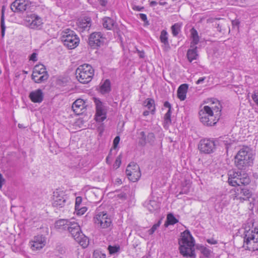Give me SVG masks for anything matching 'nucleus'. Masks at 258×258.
Wrapping results in <instances>:
<instances>
[{"instance_id": "1", "label": "nucleus", "mask_w": 258, "mask_h": 258, "mask_svg": "<svg viewBox=\"0 0 258 258\" xmlns=\"http://www.w3.org/2000/svg\"><path fill=\"white\" fill-rule=\"evenodd\" d=\"M178 244L180 253L183 256L196 258L195 240L189 230H186L181 233Z\"/></svg>"}, {"instance_id": "2", "label": "nucleus", "mask_w": 258, "mask_h": 258, "mask_svg": "<svg viewBox=\"0 0 258 258\" xmlns=\"http://www.w3.org/2000/svg\"><path fill=\"white\" fill-rule=\"evenodd\" d=\"M243 247L249 250H258V228L245 229Z\"/></svg>"}, {"instance_id": "3", "label": "nucleus", "mask_w": 258, "mask_h": 258, "mask_svg": "<svg viewBox=\"0 0 258 258\" xmlns=\"http://www.w3.org/2000/svg\"><path fill=\"white\" fill-rule=\"evenodd\" d=\"M252 155L248 151V149L247 148L241 149L235 157L236 166L241 170L250 165L252 163Z\"/></svg>"}, {"instance_id": "4", "label": "nucleus", "mask_w": 258, "mask_h": 258, "mask_svg": "<svg viewBox=\"0 0 258 258\" xmlns=\"http://www.w3.org/2000/svg\"><path fill=\"white\" fill-rule=\"evenodd\" d=\"M94 70L92 67L87 63L80 65L76 70L77 80L82 84H87L92 79Z\"/></svg>"}, {"instance_id": "5", "label": "nucleus", "mask_w": 258, "mask_h": 258, "mask_svg": "<svg viewBox=\"0 0 258 258\" xmlns=\"http://www.w3.org/2000/svg\"><path fill=\"white\" fill-rule=\"evenodd\" d=\"M250 179L247 174L242 171H233L228 174V183L233 186L247 185Z\"/></svg>"}, {"instance_id": "6", "label": "nucleus", "mask_w": 258, "mask_h": 258, "mask_svg": "<svg viewBox=\"0 0 258 258\" xmlns=\"http://www.w3.org/2000/svg\"><path fill=\"white\" fill-rule=\"evenodd\" d=\"M61 39L64 45L70 49L77 47L80 42L79 37L70 29H66L62 32Z\"/></svg>"}, {"instance_id": "7", "label": "nucleus", "mask_w": 258, "mask_h": 258, "mask_svg": "<svg viewBox=\"0 0 258 258\" xmlns=\"http://www.w3.org/2000/svg\"><path fill=\"white\" fill-rule=\"evenodd\" d=\"M199 114L201 122L205 125H214L218 120L212 113L209 106H204L200 110Z\"/></svg>"}, {"instance_id": "8", "label": "nucleus", "mask_w": 258, "mask_h": 258, "mask_svg": "<svg viewBox=\"0 0 258 258\" xmlns=\"http://www.w3.org/2000/svg\"><path fill=\"white\" fill-rule=\"evenodd\" d=\"M94 222L98 228L105 229L111 226L112 221L106 212H97L94 217Z\"/></svg>"}, {"instance_id": "9", "label": "nucleus", "mask_w": 258, "mask_h": 258, "mask_svg": "<svg viewBox=\"0 0 258 258\" xmlns=\"http://www.w3.org/2000/svg\"><path fill=\"white\" fill-rule=\"evenodd\" d=\"M48 74L45 66L42 64L36 65L32 74V79L36 83H41L46 81Z\"/></svg>"}, {"instance_id": "10", "label": "nucleus", "mask_w": 258, "mask_h": 258, "mask_svg": "<svg viewBox=\"0 0 258 258\" xmlns=\"http://www.w3.org/2000/svg\"><path fill=\"white\" fill-rule=\"evenodd\" d=\"M25 25L33 29H39L43 24L42 20L40 17L36 14H28L25 17Z\"/></svg>"}, {"instance_id": "11", "label": "nucleus", "mask_w": 258, "mask_h": 258, "mask_svg": "<svg viewBox=\"0 0 258 258\" xmlns=\"http://www.w3.org/2000/svg\"><path fill=\"white\" fill-rule=\"evenodd\" d=\"M125 172L128 179L133 182L137 181L141 175L139 165L134 162L128 165Z\"/></svg>"}, {"instance_id": "12", "label": "nucleus", "mask_w": 258, "mask_h": 258, "mask_svg": "<svg viewBox=\"0 0 258 258\" xmlns=\"http://www.w3.org/2000/svg\"><path fill=\"white\" fill-rule=\"evenodd\" d=\"M96 105L95 119L96 121L101 122L106 118V109L104 104L98 99L95 98Z\"/></svg>"}, {"instance_id": "13", "label": "nucleus", "mask_w": 258, "mask_h": 258, "mask_svg": "<svg viewBox=\"0 0 258 258\" xmlns=\"http://www.w3.org/2000/svg\"><path fill=\"white\" fill-rule=\"evenodd\" d=\"M105 38L100 32L92 33L89 38V44L93 48L100 47L103 45Z\"/></svg>"}, {"instance_id": "14", "label": "nucleus", "mask_w": 258, "mask_h": 258, "mask_svg": "<svg viewBox=\"0 0 258 258\" xmlns=\"http://www.w3.org/2000/svg\"><path fill=\"white\" fill-rule=\"evenodd\" d=\"M67 197L65 192L61 189H56L53 192L52 206L54 207L61 208L64 206Z\"/></svg>"}, {"instance_id": "15", "label": "nucleus", "mask_w": 258, "mask_h": 258, "mask_svg": "<svg viewBox=\"0 0 258 258\" xmlns=\"http://www.w3.org/2000/svg\"><path fill=\"white\" fill-rule=\"evenodd\" d=\"M215 141L212 140L205 139L202 140L199 145V149L201 152L210 154L215 149Z\"/></svg>"}, {"instance_id": "16", "label": "nucleus", "mask_w": 258, "mask_h": 258, "mask_svg": "<svg viewBox=\"0 0 258 258\" xmlns=\"http://www.w3.org/2000/svg\"><path fill=\"white\" fill-rule=\"evenodd\" d=\"M30 5L26 0H15L11 5V9L15 13H22L29 9Z\"/></svg>"}, {"instance_id": "17", "label": "nucleus", "mask_w": 258, "mask_h": 258, "mask_svg": "<svg viewBox=\"0 0 258 258\" xmlns=\"http://www.w3.org/2000/svg\"><path fill=\"white\" fill-rule=\"evenodd\" d=\"M46 239L42 235H37L30 242L31 247L33 250L42 248L45 245Z\"/></svg>"}, {"instance_id": "18", "label": "nucleus", "mask_w": 258, "mask_h": 258, "mask_svg": "<svg viewBox=\"0 0 258 258\" xmlns=\"http://www.w3.org/2000/svg\"><path fill=\"white\" fill-rule=\"evenodd\" d=\"M68 231L71 233L72 236L76 240L79 236H83L80 225L75 222H71Z\"/></svg>"}, {"instance_id": "19", "label": "nucleus", "mask_w": 258, "mask_h": 258, "mask_svg": "<svg viewBox=\"0 0 258 258\" xmlns=\"http://www.w3.org/2000/svg\"><path fill=\"white\" fill-rule=\"evenodd\" d=\"M72 107L77 115L82 114L85 107V101L82 99H78L73 103Z\"/></svg>"}, {"instance_id": "20", "label": "nucleus", "mask_w": 258, "mask_h": 258, "mask_svg": "<svg viewBox=\"0 0 258 258\" xmlns=\"http://www.w3.org/2000/svg\"><path fill=\"white\" fill-rule=\"evenodd\" d=\"M29 97L34 103H41L43 99V93L42 90L38 89L30 93Z\"/></svg>"}, {"instance_id": "21", "label": "nucleus", "mask_w": 258, "mask_h": 258, "mask_svg": "<svg viewBox=\"0 0 258 258\" xmlns=\"http://www.w3.org/2000/svg\"><path fill=\"white\" fill-rule=\"evenodd\" d=\"M91 19L87 18L85 19L79 20L77 22L78 30L83 32L84 31H88L91 27Z\"/></svg>"}, {"instance_id": "22", "label": "nucleus", "mask_w": 258, "mask_h": 258, "mask_svg": "<svg viewBox=\"0 0 258 258\" xmlns=\"http://www.w3.org/2000/svg\"><path fill=\"white\" fill-rule=\"evenodd\" d=\"M72 222L67 219H59L55 223V227L60 231L68 230Z\"/></svg>"}, {"instance_id": "23", "label": "nucleus", "mask_w": 258, "mask_h": 258, "mask_svg": "<svg viewBox=\"0 0 258 258\" xmlns=\"http://www.w3.org/2000/svg\"><path fill=\"white\" fill-rule=\"evenodd\" d=\"M212 112V113L217 118L218 120L221 116V105L218 100H216V101H213L212 104H211V106H209Z\"/></svg>"}, {"instance_id": "24", "label": "nucleus", "mask_w": 258, "mask_h": 258, "mask_svg": "<svg viewBox=\"0 0 258 258\" xmlns=\"http://www.w3.org/2000/svg\"><path fill=\"white\" fill-rule=\"evenodd\" d=\"M102 25L104 28L111 30L116 26V23L113 19L106 17L102 19Z\"/></svg>"}, {"instance_id": "25", "label": "nucleus", "mask_w": 258, "mask_h": 258, "mask_svg": "<svg viewBox=\"0 0 258 258\" xmlns=\"http://www.w3.org/2000/svg\"><path fill=\"white\" fill-rule=\"evenodd\" d=\"M188 87V85L186 84H183L178 87L177 89V96L181 101H183L185 99Z\"/></svg>"}, {"instance_id": "26", "label": "nucleus", "mask_w": 258, "mask_h": 258, "mask_svg": "<svg viewBox=\"0 0 258 258\" xmlns=\"http://www.w3.org/2000/svg\"><path fill=\"white\" fill-rule=\"evenodd\" d=\"M197 47L190 46V48L187 52V57L189 61L191 62L194 60L197 59L198 54L197 53Z\"/></svg>"}, {"instance_id": "27", "label": "nucleus", "mask_w": 258, "mask_h": 258, "mask_svg": "<svg viewBox=\"0 0 258 258\" xmlns=\"http://www.w3.org/2000/svg\"><path fill=\"white\" fill-rule=\"evenodd\" d=\"M145 207L150 212H153L159 208V205L157 201L150 200L145 203Z\"/></svg>"}, {"instance_id": "28", "label": "nucleus", "mask_w": 258, "mask_h": 258, "mask_svg": "<svg viewBox=\"0 0 258 258\" xmlns=\"http://www.w3.org/2000/svg\"><path fill=\"white\" fill-rule=\"evenodd\" d=\"M161 42L164 45L165 47L169 48L170 47L168 42V33L165 30H163L161 32L160 36Z\"/></svg>"}, {"instance_id": "29", "label": "nucleus", "mask_w": 258, "mask_h": 258, "mask_svg": "<svg viewBox=\"0 0 258 258\" xmlns=\"http://www.w3.org/2000/svg\"><path fill=\"white\" fill-rule=\"evenodd\" d=\"M145 106H146L149 110H150L152 114H154L155 110L154 100L151 98L147 99L144 103Z\"/></svg>"}, {"instance_id": "30", "label": "nucleus", "mask_w": 258, "mask_h": 258, "mask_svg": "<svg viewBox=\"0 0 258 258\" xmlns=\"http://www.w3.org/2000/svg\"><path fill=\"white\" fill-rule=\"evenodd\" d=\"M171 111L168 110L165 113L164 117V127L166 128H168L169 125L171 123Z\"/></svg>"}, {"instance_id": "31", "label": "nucleus", "mask_w": 258, "mask_h": 258, "mask_svg": "<svg viewBox=\"0 0 258 258\" xmlns=\"http://www.w3.org/2000/svg\"><path fill=\"white\" fill-rule=\"evenodd\" d=\"M110 90V83L108 80H106L100 86V92L102 94L108 93Z\"/></svg>"}, {"instance_id": "32", "label": "nucleus", "mask_w": 258, "mask_h": 258, "mask_svg": "<svg viewBox=\"0 0 258 258\" xmlns=\"http://www.w3.org/2000/svg\"><path fill=\"white\" fill-rule=\"evenodd\" d=\"M75 240L84 248L86 247L89 243L88 238L83 233L82 236H79V238H77Z\"/></svg>"}, {"instance_id": "33", "label": "nucleus", "mask_w": 258, "mask_h": 258, "mask_svg": "<svg viewBox=\"0 0 258 258\" xmlns=\"http://www.w3.org/2000/svg\"><path fill=\"white\" fill-rule=\"evenodd\" d=\"M191 36L192 40L190 46H196V45L199 42V37L197 30L194 28L191 29Z\"/></svg>"}, {"instance_id": "34", "label": "nucleus", "mask_w": 258, "mask_h": 258, "mask_svg": "<svg viewBox=\"0 0 258 258\" xmlns=\"http://www.w3.org/2000/svg\"><path fill=\"white\" fill-rule=\"evenodd\" d=\"M178 222V220L172 214H169L167 215V221L165 224V226H167L168 225H174Z\"/></svg>"}, {"instance_id": "35", "label": "nucleus", "mask_w": 258, "mask_h": 258, "mask_svg": "<svg viewBox=\"0 0 258 258\" xmlns=\"http://www.w3.org/2000/svg\"><path fill=\"white\" fill-rule=\"evenodd\" d=\"M190 187L189 181L185 180V182L182 184V188L179 194H187L189 191Z\"/></svg>"}, {"instance_id": "36", "label": "nucleus", "mask_w": 258, "mask_h": 258, "mask_svg": "<svg viewBox=\"0 0 258 258\" xmlns=\"http://www.w3.org/2000/svg\"><path fill=\"white\" fill-rule=\"evenodd\" d=\"M1 25L2 29V37H4L6 29V27L4 22V6H3L2 8Z\"/></svg>"}, {"instance_id": "37", "label": "nucleus", "mask_w": 258, "mask_h": 258, "mask_svg": "<svg viewBox=\"0 0 258 258\" xmlns=\"http://www.w3.org/2000/svg\"><path fill=\"white\" fill-rule=\"evenodd\" d=\"M180 25L175 23L171 27L172 33L174 36H176L180 31Z\"/></svg>"}, {"instance_id": "38", "label": "nucleus", "mask_w": 258, "mask_h": 258, "mask_svg": "<svg viewBox=\"0 0 258 258\" xmlns=\"http://www.w3.org/2000/svg\"><path fill=\"white\" fill-rule=\"evenodd\" d=\"M241 189H242V187L241 186H238L237 188H236L234 189L235 192V198L237 199H243L245 200V198L242 197V191H241Z\"/></svg>"}, {"instance_id": "39", "label": "nucleus", "mask_w": 258, "mask_h": 258, "mask_svg": "<svg viewBox=\"0 0 258 258\" xmlns=\"http://www.w3.org/2000/svg\"><path fill=\"white\" fill-rule=\"evenodd\" d=\"M140 139L139 143L141 146H145L147 142V137L144 132H141L140 134Z\"/></svg>"}, {"instance_id": "40", "label": "nucleus", "mask_w": 258, "mask_h": 258, "mask_svg": "<svg viewBox=\"0 0 258 258\" xmlns=\"http://www.w3.org/2000/svg\"><path fill=\"white\" fill-rule=\"evenodd\" d=\"M242 191V197L245 198V200L246 199H248L250 197L251 194L249 190L246 187H243L242 189H241Z\"/></svg>"}, {"instance_id": "41", "label": "nucleus", "mask_w": 258, "mask_h": 258, "mask_svg": "<svg viewBox=\"0 0 258 258\" xmlns=\"http://www.w3.org/2000/svg\"><path fill=\"white\" fill-rule=\"evenodd\" d=\"M161 223V220H159L158 222L154 224L153 226H152V227L149 229L148 231V234L149 235H152L153 234L154 232L155 231V230L160 226V224Z\"/></svg>"}, {"instance_id": "42", "label": "nucleus", "mask_w": 258, "mask_h": 258, "mask_svg": "<svg viewBox=\"0 0 258 258\" xmlns=\"http://www.w3.org/2000/svg\"><path fill=\"white\" fill-rule=\"evenodd\" d=\"M155 135L153 133H149L147 137V142L152 144L154 142Z\"/></svg>"}, {"instance_id": "43", "label": "nucleus", "mask_w": 258, "mask_h": 258, "mask_svg": "<svg viewBox=\"0 0 258 258\" xmlns=\"http://www.w3.org/2000/svg\"><path fill=\"white\" fill-rule=\"evenodd\" d=\"M108 249L109 251V253L112 254L118 251V250H119V247L118 246H113L109 245L108 247Z\"/></svg>"}, {"instance_id": "44", "label": "nucleus", "mask_w": 258, "mask_h": 258, "mask_svg": "<svg viewBox=\"0 0 258 258\" xmlns=\"http://www.w3.org/2000/svg\"><path fill=\"white\" fill-rule=\"evenodd\" d=\"M201 250L202 253L206 257H209L210 256L211 253V250L205 247H203L201 248Z\"/></svg>"}, {"instance_id": "45", "label": "nucleus", "mask_w": 258, "mask_h": 258, "mask_svg": "<svg viewBox=\"0 0 258 258\" xmlns=\"http://www.w3.org/2000/svg\"><path fill=\"white\" fill-rule=\"evenodd\" d=\"M93 257L94 258H105L106 255L100 251H95L93 253Z\"/></svg>"}, {"instance_id": "46", "label": "nucleus", "mask_w": 258, "mask_h": 258, "mask_svg": "<svg viewBox=\"0 0 258 258\" xmlns=\"http://www.w3.org/2000/svg\"><path fill=\"white\" fill-rule=\"evenodd\" d=\"M121 164V155L118 156L115 161V163L113 164L114 168H118Z\"/></svg>"}, {"instance_id": "47", "label": "nucleus", "mask_w": 258, "mask_h": 258, "mask_svg": "<svg viewBox=\"0 0 258 258\" xmlns=\"http://www.w3.org/2000/svg\"><path fill=\"white\" fill-rule=\"evenodd\" d=\"M82 200L81 197H78L76 198L75 210H77L79 208L82 203Z\"/></svg>"}, {"instance_id": "48", "label": "nucleus", "mask_w": 258, "mask_h": 258, "mask_svg": "<svg viewBox=\"0 0 258 258\" xmlns=\"http://www.w3.org/2000/svg\"><path fill=\"white\" fill-rule=\"evenodd\" d=\"M140 18L144 22L145 25H149V23L147 20V17L146 14H139Z\"/></svg>"}, {"instance_id": "49", "label": "nucleus", "mask_w": 258, "mask_h": 258, "mask_svg": "<svg viewBox=\"0 0 258 258\" xmlns=\"http://www.w3.org/2000/svg\"><path fill=\"white\" fill-rule=\"evenodd\" d=\"M87 209L85 207H83L82 208L79 207L77 210H76V211L77 212L78 215H83L87 211Z\"/></svg>"}, {"instance_id": "50", "label": "nucleus", "mask_w": 258, "mask_h": 258, "mask_svg": "<svg viewBox=\"0 0 258 258\" xmlns=\"http://www.w3.org/2000/svg\"><path fill=\"white\" fill-rule=\"evenodd\" d=\"M120 141V138L119 136H116L113 140V148L116 149L119 144Z\"/></svg>"}, {"instance_id": "51", "label": "nucleus", "mask_w": 258, "mask_h": 258, "mask_svg": "<svg viewBox=\"0 0 258 258\" xmlns=\"http://www.w3.org/2000/svg\"><path fill=\"white\" fill-rule=\"evenodd\" d=\"M117 198L119 199H120L122 201L125 200L127 198V196L125 193L121 192L120 194L117 195Z\"/></svg>"}, {"instance_id": "52", "label": "nucleus", "mask_w": 258, "mask_h": 258, "mask_svg": "<svg viewBox=\"0 0 258 258\" xmlns=\"http://www.w3.org/2000/svg\"><path fill=\"white\" fill-rule=\"evenodd\" d=\"M252 98L256 105H258V92H254L252 95Z\"/></svg>"}, {"instance_id": "53", "label": "nucleus", "mask_w": 258, "mask_h": 258, "mask_svg": "<svg viewBox=\"0 0 258 258\" xmlns=\"http://www.w3.org/2000/svg\"><path fill=\"white\" fill-rule=\"evenodd\" d=\"M30 60H32L33 61H37V53H33L30 56Z\"/></svg>"}, {"instance_id": "54", "label": "nucleus", "mask_w": 258, "mask_h": 258, "mask_svg": "<svg viewBox=\"0 0 258 258\" xmlns=\"http://www.w3.org/2000/svg\"><path fill=\"white\" fill-rule=\"evenodd\" d=\"M133 9L137 11H142L144 9L143 7H140L138 6H134L133 7Z\"/></svg>"}, {"instance_id": "55", "label": "nucleus", "mask_w": 258, "mask_h": 258, "mask_svg": "<svg viewBox=\"0 0 258 258\" xmlns=\"http://www.w3.org/2000/svg\"><path fill=\"white\" fill-rule=\"evenodd\" d=\"M164 106L166 108H168V110H170V111H171V105L169 102L165 101L164 103Z\"/></svg>"}, {"instance_id": "56", "label": "nucleus", "mask_w": 258, "mask_h": 258, "mask_svg": "<svg viewBox=\"0 0 258 258\" xmlns=\"http://www.w3.org/2000/svg\"><path fill=\"white\" fill-rule=\"evenodd\" d=\"M207 241L210 243V244H217L218 242H217V241L215 240L213 238H212V239H208L207 240Z\"/></svg>"}, {"instance_id": "57", "label": "nucleus", "mask_w": 258, "mask_h": 258, "mask_svg": "<svg viewBox=\"0 0 258 258\" xmlns=\"http://www.w3.org/2000/svg\"><path fill=\"white\" fill-rule=\"evenodd\" d=\"M5 181V180L3 178L2 174L0 173V189L2 188L3 184Z\"/></svg>"}, {"instance_id": "58", "label": "nucleus", "mask_w": 258, "mask_h": 258, "mask_svg": "<svg viewBox=\"0 0 258 258\" xmlns=\"http://www.w3.org/2000/svg\"><path fill=\"white\" fill-rule=\"evenodd\" d=\"M107 3V0H99V4L102 6H105Z\"/></svg>"}, {"instance_id": "59", "label": "nucleus", "mask_w": 258, "mask_h": 258, "mask_svg": "<svg viewBox=\"0 0 258 258\" xmlns=\"http://www.w3.org/2000/svg\"><path fill=\"white\" fill-rule=\"evenodd\" d=\"M122 183V181H121V179L119 178H117L115 179V184H117V185H120Z\"/></svg>"}, {"instance_id": "60", "label": "nucleus", "mask_w": 258, "mask_h": 258, "mask_svg": "<svg viewBox=\"0 0 258 258\" xmlns=\"http://www.w3.org/2000/svg\"><path fill=\"white\" fill-rule=\"evenodd\" d=\"M205 77H202V78H200L197 82H196V84H200L201 83H202V82H204V81L205 80Z\"/></svg>"}, {"instance_id": "61", "label": "nucleus", "mask_w": 258, "mask_h": 258, "mask_svg": "<svg viewBox=\"0 0 258 258\" xmlns=\"http://www.w3.org/2000/svg\"><path fill=\"white\" fill-rule=\"evenodd\" d=\"M138 52H139V56L140 58H144L145 57V53H144V51H139V50H138Z\"/></svg>"}, {"instance_id": "62", "label": "nucleus", "mask_w": 258, "mask_h": 258, "mask_svg": "<svg viewBox=\"0 0 258 258\" xmlns=\"http://www.w3.org/2000/svg\"><path fill=\"white\" fill-rule=\"evenodd\" d=\"M157 4V3L155 1H151L150 2V5L151 7L154 6Z\"/></svg>"}, {"instance_id": "63", "label": "nucleus", "mask_w": 258, "mask_h": 258, "mask_svg": "<svg viewBox=\"0 0 258 258\" xmlns=\"http://www.w3.org/2000/svg\"><path fill=\"white\" fill-rule=\"evenodd\" d=\"M149 114V111H144L143 112V115L144 116H147V115H148Z\"/></svg>"}, {"instance_id": "64", "label": "nucleus", "mask_w": 258, "mask_h": 258, "mask_svg": "<svg viewBox=\"0 0 258 258\" xmlns=\"http://www.w3.org/2000/svg\"><path fill=\"white\" fill-rule=\"evenodd\" d=\"M159 5H161V6H164V5H166L167 4V3L165 2H160L159 3Z\"/></svg>"}]
</instances>
